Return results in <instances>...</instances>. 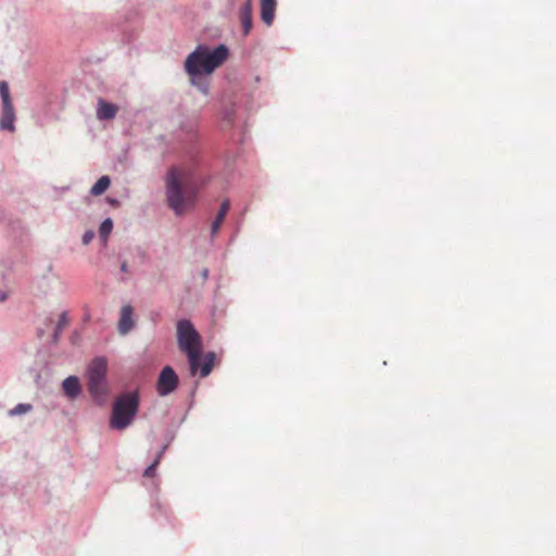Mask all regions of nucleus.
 Returning a JSON list of instances; mask_svg holds the SVG:
<instances>
[{"label":"nucleus","mask_w":556,"mask_h":556,"mask_svg":"<svg viewBox=\"0 0 556 556\" xmlns=\"http://www.w3.org/2000/svg\"><path fill=\"white\" fill-rule=\"evenodd\" d=\"M168 205L180 215L191 207L203 182L191 167H172L166 176Z\"/></svg>","instance_id":"obj_1"},{"label":"nucleus","mask_w":556,"mask_h":556,"mask_svg":"<svg viewBox=\"0 0 556 556\" xmlns=\"http://www.w3.org/2000/svg\"><path fill=\"white\" fill-rule=\"evenodd\" d=\"M177 342L180 351L188 357L191 376H195L198 371L201 377L208 376L213 368L215 354L208 352L203 356L201 336L187 319L177 323Z\"/></svg>","instance_id":"obj_2"},{"label":"nucleus","mask_w":556,"mask_h":556,"mask_svg":"<svg viewBox=\"0 0 556 556\" xmlns=\"http://www.w3.org/2000/svg\"><path fill=\"white\" fill-rule=\"evenodd\" d=\"M228 49L224 45H219L214 50L208 47L200 45L190 53L185 62V68L191 77V83L199 87L203 93L208 92L207 81H198V77L202 74H212L228 58Z\"/></svg>","instance_id":"obj_3"},{"label":"nucleus","mask_w":556,"mask_h":556,"mask_svg":"<svg viewBox=\"0 0 556 556\" xmlns=\"http://www.w3.org/2000/svg\"><path fill=\"white\" fill-rule=\"evenodd\" d=\"M139 408L137 391L125 392L116 397L112 408L111 427L117 430L127 428L134 420Z\"/></svg>","instance_id":"obj_4"},{"label":"nucleus","mask_w":556,"mask_h":556,"mask_svg":"<svg viewBox=\"0 0 556 556\" xmlns=\"http://www.w3.org/2000/svg\"><path fill=\"white\" fill-rule=\"evenodd\" d=\"M0 96L2 100L0 128L3 130L14 131L15 113L10 96L9 85L7 81L0 83Z\"/></svg>","instance_id":"obj_5"},{"label":"nucleus","mask_w":556,"mask_h":556,"mask_svg":"<svg viewBox=\"0 0 556 556\" xmlns=\"http://www.w3.org/2000/svg\"><path fill=\"white\" fill-rule=\"evenodd\" d=\"M178 376L170 366H165L160 372L156 391L159 395L165 396L174 392L178 387Z\"/></svg>","instance_id":"obj_6"},{"label":"nucleus","mask_w":556,"mask_h":556,"mask_svg":"<svg viewBox=\"0 0 556 556\" xmlns=\"http://www.w3.org/2000/svg\"><path fill=\"white\" fill-rule=\"evenodd\" d=\"M134 309L130 305H125L121 309V316L118 320V331L121 334L128 333L134 327L132 320Z\"/></svg>","instance_id":"obj_7"},{"label":"nucleus","mask_w":556,"mask_h":556,"mask_svg":"<svg viewBox=\"0 0 556 556\" xmlns=\"http://www.w3.org/2000/svg\"><path fill=\"white\" fill-rule=\"evenodd\" d=\"M239 20L242 24L243 35L247 36L252 29V0H245L239 10Z\"/></svg>","instance_id":"obj_8"},{"label":"nucleus","mask_w":556,"mask_h":556,"mask_svg":"<svg viewBox=\"0 0 556 556\" xmlns=\"http://www.w3.org/2000/svg\"><path fill=\"white\" fill-rule=\"evenodd\" d=\"M261 4V20L270 26L275 18L277 8V0H260Z\"/></svg>","instance_id":"obj_9"},{"label":"nucleus","mask_w":556,"mask_h":556,"mask_svg":"<svg viewBox=\"0 0 556 556\" xmlns=\"http://www.w3.org/2000/svg\"><path fill=\"white\" fill-rule=\"evenodd\" d=\"M117 105L106 102L103 99L98 100L97 117L101 121L113 119L117 114Z\"/></svg>","instance_id":"obj_10"},{"label":"nucleus","mask_w":556,"mask_h":556,"mask_svg":"<svg viewBox=\"0 0 556 556\" xmlns=\"http://www.w3.org/2000/svg\"><path fill=\"white\" fill-rule=\"evenodd\" d=\"M106 369V359L103 357H98L91 362L88 368V377L105 378Z\"/></svg>","instance_id":"obj_11"},{"label":"nucleus","mask_w":556,"mask_h":556,"mask_svg":"<svg viewBox=\"0 0 556 556\" xmlns=\"http://www.w3.org/2000/svg\"><path fill=\"white\" fill-rule=\"evenodd\" d=\"M63 390H64V393L71 397V399H75L78 396V394L80 393L81 391V388H80V383H79V380L77 377L75 376H70L67 377L64 381H63Z\"/></svg>","instance_id":"obj_12"},{"label":"nucleus","mask_w":556,"mask_h":556,"mask_svg":"<svg viewBox=\"0 0 556 556\" xmlns=\"http://www.w3.org/2000/svg\"><path fill=\"white\" fill-rule=\"evenodd\" d=\"M88 389L94 399L101 397L105 393V378L88 377Z\"/></svg>","instance_id":"obj_13"},{"label":"nucleus","mask_w":556,"mask_h":556,"mask_svg":"<svg viewBox=\"0 0 556 556\" xmlns=\"http://www.w3.org/2000/svg\"><path fill=\"white\" fill-rule=\"evenodd\" d=\"M229 207H230L229 201L225 200L222 203V205L219 207V211H218V213H217V215H216V217H215V219H214V222L212 224V235L213 236L218 232V230H219L222 224L224 223V219H225V217H226V215H227V213L229 211Z\"/></svg>","instance_id":"obj_14"},{"label":"nucleus","mask_w":556,"mask_h":556,"mask_svg":"<svg viewBox=\"0 0 556 556\" xmlns=\"http://www.w3.org/2000/svg\"><path fill=\"white\" fill-rule=\"evenodd\" d=\"M111 179L109 176H102L98 179V181L92 186L90 193L92 195H101L103 194L110 187Z\"/></svg>","instance_id":"obj_15"},{"label":"nucleus","mask_w":556,"mask_h":556,"mask_svg":"<svg viewBox=\"0 0 556 556\" xmlns=\"http://www.w3.org/2000/svg\"><path fill=\"white\" fill-rule=\"evenodd\" d=\"M113 229V222L111 218L103 220L99 227V235L105 241Z\"/></svg>","instance_id":"obj_16"},{"label":"nucleus","mask_w":556,"mask_h":556,"mask_svg":"<svg viewBox=\"0 0 556 556\" xmlns=\"http://www.w3.org/2000/svg\"><path fill=\"white\" fill-rule=\"evenodd\" d=\"M67 325H68V318H67V314L64 312V313H62L60 315L58 325L55 327V332H54V339L55 340L58 339V337L62 332L63 328H65Z\"/></svg>","instance_id":"obj_17"},{"label":"nucleus","mask_w":556,"mask_h":556,"mask_svg":"<svg viewBox=\"0 0 556 556\" xmlns=\"http://www.w3.org/2000/svg\"><path fill=\"white\" fill-rule=\"evenodd\" d=\"M33 406L30 404H17L14 408L9 412L10 416L22 415L30 412Z\"/></svg>","instance_id":"obj_18"},{"label":"nucleus","mask_w":556,"mask_h":556,"mask_svg":"<svg viewBox=\"0 0 556 556\" xmlns=\"http://www.w3.org/2000/svg\"><path fill=\"white\" fill-rule=\"evenodd\" d=\"M159 464V459L154 460L143 472V476L147 478H152L155 475V468Z\"/></svg>","instance_id":"obj_19"},{"label":"nucleus","mask_w":556,"mask_h":556,"mask_svg":"<svg viewBox=\"0 0 556 556\" xmlns=\"http://www.w3.org/2000/svg\"><path fill=\"white\" fill-rule=\"evenodd\" d=\"M94 237V233L93 231L89 230V231H86L83 236V243L84 244H89L90 241L93 239Z\"/></svg>","instance_id":"obj_20"},{"label":"nucleus","mask_w":556,"mask_h":556,"mask_svg":"<svg viewBox=\"0 0 556 556\" xmlns=\"http://www.w3.org/2000/svg\"><path fill=\"white\" fill-rule=\"evenodd\" d=\"M121 269L123 271H127V264L126 263H123L122 266H121Z\"/></svg>","instance_id":"obj_21"},{"label":"nucleus","mask_w":556,"mask_h":556,"mask_svg":"<svg viewBox=\"0 0 556 556\" xmlns=\"http://www.w3.org/2000/svg\"><path fill=\"white\" fill-rule=\"evenodd\" d=\"M5 299H7V295H5V294H3V295L1 296V299H0V300H1V301H4Z\"/></svg>","instance_id":"obj_22"}]
</instances>
